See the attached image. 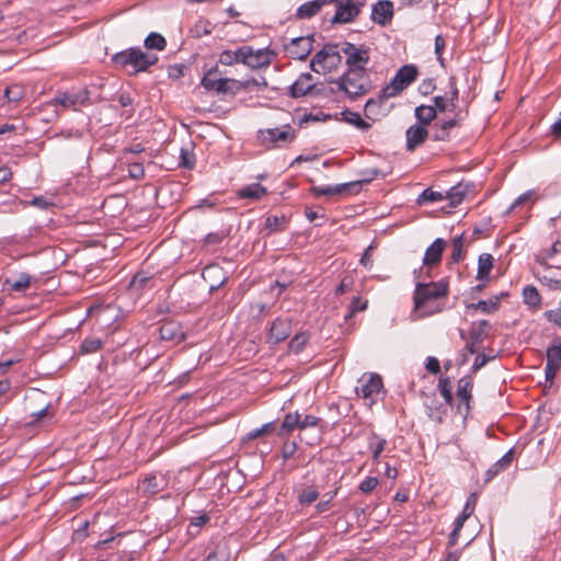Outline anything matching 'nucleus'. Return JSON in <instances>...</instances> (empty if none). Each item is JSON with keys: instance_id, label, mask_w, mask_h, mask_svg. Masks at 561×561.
<instances>
[{"instance_id": "nucleus-5", "label": "nucleus", "mask_w": 561, "mask_h": 561, "mask_svg": "<svg viewBox=\"0 0 561 561\" xmlns=\"http://www.w3.org/2000/svg\"><path fill=\"white\" fill-rule=\"evenodd\" d=\"M378 174L377 170H370L369 175L366 179L352 181L348 183H342L336 185H327V186H312L311 193L314 196H333L339 194H357L362 190V185L364 183H369L375 176Z\"/></svg>"}, {"instance_id": "nucleus-26", "label": "nucleus", "mask_w": 561, "mask_h": 561, "mask_svg": "<svg viewBox=\"0 0 561 561\" xmlns=\"http://www.w3.org/2000/svg\"><path fill=\"white\" fill-rule=\"evenodd\" d=\"M267 195V188L260 183L249 184L238 191V196L244 199L260 201Z\"/></svg>"}, {"instance_id": "nucleus-6", "label": "nucleus", "mask_w": 561, "mask_h": 561, "mask_svg": "<svg viewBox=\"0 0 561 561\" xmlns=\"http://www.w3.org/2000/svg\"><path fill=\"white\" fill-rule=\"evenodd\" d=\"M341 51L345 55L347 69H367L370 60V48L365 44L355 45L351 42L341 43Z\"/></svg>"}, {"instance_id": "nucleus-37", "label": "nucleus", "mask_w": 561, "mask_h": 561, "mask_svg": "<svg viewBox=\"0 0 561 561\" xmlns=\"http://www.w3.org/2000/svg\"><path fill=\"white\" fill-rule=\"evenodd\" d=\"M319 495L316 488L307 486L298 491L297 501L301 506H308L316 502Z\"/></svg>"}, {"instance_id": "nucleus-41", "label": "nucleus", "mask_w": 561, "mask_h": 561, "mask_svg": "<svg viewBox=\"0 0 561 561\" xmlns=\"http://www.w3.org/2000/svg\"><path fill=\"white\" fill-rule=\"evenodd\" d=\"M135 47L125 49L123 51L116 53L113 55L112 60L115 65L124 68L128 65L133 66V60L135 57Z\"/></svg>"}, {"instance_id": "nucleus-43", "label": "nucleus", "mask_w": 561, "mask_h": 561, "mask_svg": "<svg viewBox=\"0 0 561 561\" xmlns=\"http://www.w3.org/2000/svg\"><path fill=\"white\" fill-rule=\"evenodd\" d=\"M524 302L530 307H539L541 304V297L535 286L527 285L523 289Z\"/></svg>"}, {"instance_id": "nucleus-54", "label": "nucleus", "mask_w": 561, "mask_h": 561, "mask_svg": "<svg viewBox=\"0 0 561 561\" xmlns=\"http://www.w3.org/2000/svg\"><path fill=\"white\" fill-rule=\"evenodd\" d=\"M275 430V422H268L263 424L261 427L252 430L248 433V439H255L262 435L270 434Z\"/></svg>"}, {"instance_id": "nucleus-38", "label": "nucleus", "mask_w": 561, "mask_h": 561, "mask_svg": "<svg viewBox=\"0 0 561 561\" xmlns=\"http://www.w3.org/2000/svg\"><path fill=\"white\" fill-rule=\"evenodd\" d=\"M32 277L27 273H20L15 279H7L5 284L13 291H23L31 285Z\"/></svg>"}, {"instance_id": "nucleus-49", "label": "nucleus", "mask_w": 561, "mask_h": 561, "mask_svg": "<svg viewBox=\"0 0 561 561\" xmlns=\"http://www.w3.org/2000/svg\"><path fill=\"white\" fill-rule=\"evenodd\" d=\"M191 33L195 38L209 35L211 33L210 22L208 20H198L194 27L191 30Z\"/></svg>"}, {"instance_id": "nucleus-51", "label": "nucleus", "mask_w": 561, "mask_h": 561, "mask_svg": "<svg viewBox=\"0 0 561 561\" xmlns=\"http://www.w3.org/2000/svg\"><path fill=\"white\" fill-rule=\"evenodd\" d=\"M151 278H152V276L149 275L148 273H146L144 271L138 272L133 276V278L129 283V287L142 289L148 285V283L151 280Z\"/></svg>"}, {"instance_id": "nucleus-11", "label": "nucleus", "mask_w": 561, "mask_h": 561, "mask_svg": "<svg viewBox=\"0 0 561 561\" xmlns=\"http://www.w3.org/2000/svg\"><path fill=\"white\" fill-rule=\"evenodd\" d=\"M473 378L472 376H463L457 383V411L459 414L467 419L470 413V401L472 400Z\"/></svg>"}, {"instance_id": "nucleus-3", "label": "nucleus", "mask_w": 561, "mask_h": 561, "mask_svg": "<svg viewBox=\"0 0 561 561\" xmlns=\"http://www.w3.org/2000/svg\"><path fill=\"white\" fill-rule=\"evenodd\" d=\"M341 43H328L317 51L311 61L310 69L317 73L332 72L342 64Z\"/></svg>"}, {"instance_id": "nucleus-27", "label": "nucleus", "mask_w": 561, "mask_h": 561, "mask_svg": "<svg viewBox=\"0 0 561 561\" xmlns=\"http://www.w3.org/2000/svg\"><path fill=\"white\" fill-rule=\"evenodd\" d=\"M296 428L299 430V413L288 412L285 414L284 420L277 430L278 437H287L290 433H293Z\"/></svg>"}, {"instance_id": "nucleus-42", "label": "nucleus", "mask_w": 561, "mask_h": 561, "mask_svg": "<svg viewBox=\"0 0 561 561\" xmlns=\"http://www.w3.org/2000/svg\"><path fill=\"white\" fill-rule=\"evenodd\" d=\"M145 47L147 49H157V50H163L167 46L165 38L156 32H151L146 38H145Z\"/></svg>"}, {"instance_id": "nucleus-8", "label": "nucleus", "mask_w": 561, "mask_h": 561, "mask_svg": "<svg viewBox=\"0 0 561 561\" xmlns=\"http://www.w3.org/2000/svg\"><path fill=\"white\" fill-rule=\"evenodd\" d=\"M271 55H274L268 48L254 50L252 46H242L241 64L251 69L266 68L271 65Z\"/></svg>"}, {"instance_id": "nucleus-10", "label": "nucleus", "mask_w": 561, "mask_h": 561, "mask_svg": "<svg viewBox=\"0 0 561 561\" xmlns=\"http://www.w3.org/2000/svg\"><path fill=\"white\" fill-rule=\"evenodd\" d=\"M394 98L389 89L383 87L376 98H370L366 101L364 106V115L366 118L376 122L381 119L387 115L385 107L386 102L390 99Z\"/></svg>"}, {"instance_id": "nucleus-55", "label": "nucleus", "mask_w": 561, "mask_h": 561, "mask_svg": "<svg viewBox=\"0 0 561 561\" xmlns=\"http://www.w3.org/2000/svg\"><path fill=\"white\" fill-rule=\"evenodd\" d=\"M323 421L320 417H317L311 414L305 415L304 419L299 416V430H306L308 427H318L321 426Z\"/></svg>"}, {"instance_id": "nucleus-16", "label": "nucleus", "mask_w": 561, "mask_h": 561, "mask_svg": "<svg viewBox=\"0 0 561 561\" xmlns=\"http://www.w3.org/2000/svg\"><path fill=\"white\" fill-rule=\"evenodd\" d=\"M393 15L394 5L393 2L390 0H378L371 7V21L382 27L391 23Z\"/></svg>"}, {"instance_id": "nucleus-58", "label": "nucleus", "mask_w": 561, "mask_h": 561, "mask_svg": "<svg viewBox=\"0 0 561 561\" xmlns=\"http://www.w3.org/2000/svg\"><path fill=\"white\" fill-rule=\"evenodd\" d=\"M225 238H226V233L224 231L209 232L204 238V244H206V245L220 244Z\"/></svg>"}, {"instance_id": "nucleus-45", "label": "nucleus", "mask_w": 561, "mask_h": 561, "mask_svg": "<svg viewBox=\"0 0 561 561\" xmlns=\"http://www.w3.org/2000/svg\"><path fill=\"white\" fill-rule=\"evenodd\" d=\"M443 199H445V195H443V193L433 191L428 187L419 195L416 203L419 205H424L426 203L439 202Z\"/></svg>"}, {"instance_id": "nucleus-52", "label": "nucleus", "mask_w": 561, "mask_h": 561, "mask_svg": "<svg viewBox=\"0 0 561 561\" xmlns=\"http://www.w3.org/2000/svg\"><path fill=\"white\" fill-rule=\"evenodd\" d=\"M128 163V174L134 180H140L145 176V168L142 162L131 161L126 158Z\"/></svg>"}, {"instance_id": "nucleus-47", "label": "nucleus", "mask_w": 561, "mask_h": 561, "mask_svg": "<svg viewBox=\"0 0 561 561\" xmlns=\"http://www.w3.org/2000/svg\"><path fill=\"white\" fill-rule=\"evenodd\" d=\"M368 305L367 300H363L359 296L353 297L348 308L347 312L345 314V320L351 319L356 312L366 310Z\"/></svg>"}, {"instance_id": "nucleus-19", "label": "nucleus", "mask_w": 561, "mask_h": 561, "mask_svg": "<svg viewBox=\"0 0 561 561\" xmlns=\"http://www.w3.org/2000/svg\"><path fill=\"white\" fill-rule=\"evenodd\" d=\"M313 77L309 72L301 73L298 79L289 87V95L293 99H298L307 95L308 93H313L314 89H317L316 83H311Z\"/></svg>"}, {"instance_id": "nucleus-30", "label": "nucleus", "mask_w": 561, "mask_h": 561, "mask_svg": "<svg viewBox=\"0 0 561 561\" xmlns=\"http://www.w3.org/2000/svg\"><path fill=\"white\" fill-rule=\"evenodd\" d=\"M387 446V439L380 437L377 433L371 432L368 437V448L371 451V459L377 462L381 453Z\"/></svg>"}, {"instance_id": "nucleus-44", "label": "nucleus", "mask_w": 561, "mask_h": 561, "mask_svg": "<svg viewBox=\"0 0 561 561\" xmlns=\"http://www.w3.org/2000/svg\"><path fill=\"white\" fill-rule=\"evenodd\" d=\"M308 341L309 334L307 332H299L289 341L288 348L290 352L298 354L304 350Z\"/></svg>"}, {"instance_id": "nucleus-61", "label": "nucleus", "mask_w": 561, "mask_h": 561, "mask_svg": "<svg viewBox=\"0 0 561 561\" xmlns=\"http://www.w3.org/2000/svg\"><path fill=\"white\" fill-rule=\"evenodd\" d=\"M559 369H560V366H558V365L548 364V363L546 364L545 378H546V383H548L549 387H551L553 385L554 378H556Z\"/></svg>"}, {"instance_id": "nucleus-64", "label": "nucleus", "mask_w": 561, "mask_h": 561, "mask_svg": "<svg viewBox=\"0 0 561 561\" xmlns=\"http://www.w3.org/2000/svg\"><path fill=\"white\" fill-rule=\"evenodd\" d=\"M545 318L554 323L558 327H561V307L553 310H548L545 312Z\"/></svg>"}, {"instance_id": "nucleus-36", "label": "nucleus", "mask_w": 561, "mask_h": 561, "mask_svg": "<svg viewBox=\"0 0 561 561\" xmlns=\"http://www.w3.org/2000/svg\"><path fill=\"white\" fill-rule=\"evenodd\" d=\"M265 227L270 233L280 232L287 228V218L285 215L282 216H268L265 220Z\"/></svg>"}, {"instance_id": "nucleus-62", "label": "nucleus", "mask_w": 561, "mask_h": 561, "mask_svg": "<svg viewBox=\"0 0 561 561\" xmlns=\"http://www.w3.org/2000/svg\"><path fill=\"white\" fill-rule=\"evenodd\" d=\"M434 105L433 107L436 108V113H445L447 110H449V102L446 96L443 95H436L433 98Z\"/></svg>"}, {"instance_id": "nucleus-24", "label": "nucleus", "mask_w": 561, "mask_h": 561, "mask_svg": "<svg viewBox=\"0 0 561 561\" xmlns=\"http://www.w3.org/2000/svg\"><path fill=\"white\" fill-rule=\"evenodd\" d=\"M330 0H312L302 3L296 11L297 19H311L317 15L323 7L329 5Z\"/></svg>"}, {"instance_id": "nucleus-23", "label": "nucleus", "mask_w": 561, "mask_h": 561, "mask_svg": "<svg viewBox=\"0 0 561 561\" xmlns=\"http://www.w3.org/2000/svg\"><path fill=\"white\" fill-rule=\"evenodd\" d=\"M506 296H508L507 293H502L500 295L493 296L489 300H479L478 302L469 304L467 306V308L473 309V310H480L486 314L494 313L501 307V299Z\"/></svg>"}, {"instance_id": "nucleus-59", "label": "nucleus", "mask_w": 561, "mask_h": 561, "mask_svg": "<svg viewBox=\"0 0 561 561\" xmlns=\"http://www.w3.org/2000/svg\"><path fill=\"white\" fill-rule=\"evenodd\" d=\"M488 337V331H482L476 328V323L471 324V329L469 331V340H472L473 343L481 344Z\"/></svg>"}, {"instance_id": "nucleus-7", "label": "nucleus", "mask_w": 561, "mask_h": 561, "mask_svg": "<svg viewBox=\"0 0 561 561\" xmlns=\"http://www.w3.org/2000/svg\"><path fill=\"white\" fill-rule=\"evenodd\" d=\"M419 76V68L413 64L403 65L398 69L394 77L386 85L389 92L397 96L412 84Z\"/></svg>"}, {"instance_id": "nucleus-14", "label": "nucleus", "mask_w": 561, "mask_h": 561, "mask_svg": "<svg viewBox=\"0 0 561 561\" xmlns=\"http://www.w3.org/2000/svg\"><path fill=\"white\" fill-rule=\"evenodd\" d=\"M314 42V34L308 36L295 37L290 41L285 49L294 59L305 60L312 50V43Z\"/></svg>"}, {"instance_id": "nucleus-34", "label": "nucleus", "mask_w": 561, "mask_h": 561, "mask_svg": "<svg viewBox=\"0 0 561 561\" xmlns=\"http://www.w3.org/2000/svg\"><path fill=\"white\" fill-rule=\"evenodd\" d=\"M341 115L344 122L354 125L360 130H368L371 127V124L363 119L358 113L351 110H344Z\"/></svg>"}, {"instance_id": "nucleus-13", "label": "nucleus", "mask_w": 561, "mask_h": 561, "mask_svg": "<svg viewBox=\"0 0 561 561\" xmlns=\"http://www.w3.org/2000/svg\"><path fill=\"white\" fill-rule=\"evenodd\" d=\"M383 389L382 378L378 374H370L368 377L363 376L358 379L356 393L364 399H371L375 402L374 396L379 394Z\"/></svg>"}, {"instance_id": "nucleus-22", "label": "nucleus", "mask_w": 561, "mask_h": 561, "mask_svg": "<svg viewBox=\"0 0 561 561\" xmlns=\"http://www.w3.org/2000/svg\"><path fill=\"white\" fill-rule=\"evenodd\" d=\"M515 450L511 448L501 459L493 463L485 472L484 482H490L500 472L506 470L514 460Z\"/></svg>"}, {"instance_id": "nucleus-1", "label": "nucleus", "mask_w": 561, "mask_h": 561, "mask_svg": "<svg viewBox=\"0 0 561 561\" xmlns=\"http://www.w3.org/2000/svg\"><path fill=\"white\" fill-rule=\"evenodd\" d=\"M449 294V283L447 279L438 282L416 283L413 293L414 310L421 311L423 316H432L442 312L445 305L438 300L446 298Z\"/></svg>"}, {"instance_id": "nucleus-60", "label": "nucleus", "mask_w": 561, "mask_h": 561, "mask_svg": "<svg viewBox=\"0 0 561 561\" xmlns=\"http://www.w3.org/2000/svg\"><path fill=\"white\" fill-rule=\"evenodd\" d=\"M436 128L435 133L432 135V139L434 141H447L450 138L449 129H443V123H436L434 125Z\"/></svg>"}, {"instance_id": "nucleus-2", "label": "nucleus", "mask_w": 561, "mask_h": 561, "mask_svg": "<svg viewBox=\"0 0 561 561\" xmlns=\"http://www.w3.org/2000/svg\"><path fill=\"white\" fill-rule=\"evenodd\" d=\"M328 82L334 83L339 92H343L347 99L355 101L367 94L371 84L367 77V69H346L337 79H330Z\"/></svg>"}, {"instance_id": "nucleus-56", "label": "nucleus", "mask_w": 561, "mask_h": 561, "mask_svg": "<svg viewBox=\"0 0 561 561\" xmlns=\"http://www.w3.org/2000/svg\"><path fill=\"white\" fill-rule=\"evenodd\" d=\"M180 167L192 170L195 165V157L186 149H181L180 153Z\"/></svg>"}, {"instance_id": "nucleus-39", "label": "nucleus", "mask_w": 561, "mask_h": 561, "mask_svg": "<svg viewBox=\"0 0 561 561\" xmlns=\"http://www.w3.org/2000/svg\"><path fill=\"white\" fill-rule=\"evenodd\" d=\"M438 390L445 400L446 405L454 404L453 387L449 377H440L438 380Z\"/></svg>"}, {"instance_id": "nucleus-35", "label": "nucleus", "mask_w": 561, "mask_h": 561, "mask_svg": "<svg viewBox=\"0 0 561 561\" xmlns=\"http://www.w3.org/2000/svg\"><path fill=\"white\" fill-rule=\"evenodd\" d=\"M144 490L146 493L150 495H156L164 489L165 483H163L162 479H158L156 474H148L145 477L144 481Z\"/></svg>"}, {"instance_id": "nucleus-17", "label": "nucleus", "mask_w": 561, "mask_h": 561, "mask_svg": "<svg viewBox=\"0 0 561 561\" xmlns=\"http://www.w3.org/2000/svg\"><path fill=\"white\" fill-rule=\"evenodd\" d=\"M159 337L161 341L179 344L185 339L182 324L174 320L163 321L159 328Z\"/></svg>"}, {"instance_id": "nucleus-9", "label": "nucleus", "mask_w": 561, "mask_h": 561, "mask_svg": "<svg viewBox=\"0 0 561 561\" xmlns=\"http://www.w3.org/2000/svg\"><path fill=\"white\" fill-rule=\"evenodd\" d=\"M329 4L335 5V13L330 20L332 25L352 23L360 14L353 0H330Z\"/></svg>"}, {"instance_id": "nucleus-28", "label": "nucleus", "mask_w": 561, "mask_h": 561, "mask_svg": "<svg viewBox=\"0 0 561 561\" xmlns=\"http://www.w3.org/2000/svg\"><path fill=\"white\" fill-rule=\"evenodd\" d=\"M231 556L229 543L226 539L219 540L215 549L208 553L204 561H229Z\"/></svg>"}, {"instance_id": "nucleus-50", "label": "nucleus", "mask_w": 561, "mask_h": 561, "mask_svg": "<svg viewBox=\"0 0 561 561\" xmlns=\"http://www.w3.org/2000/svg\"><path fill=\"white\" fill-rule=\"evenodd\" d=\"M449 98L447 99L449 102V111H455L459 100V89L455 77H450L449 79Z\"/></svg>"}, {"instance_id": "nucleus-46", "label": "nucleus", "mask_w": 561, "mask_h": 561, "mask_svg": "<svg viewBox=\"0 0 561 561\" xmlns=\"http://www.w3.org/2000/svg\"><path fill=\"white\" fill-rule=\"evenodd\" d=\"M547 363L561 366V343L553 341L547 348Z\"/></svg>"}, {"instance_id": "nucleus-12", "label": "nucleus", "mask_w": 561, "mask_h": 561, "mask_svg": "<svg viewBox=\"0 0 561 561\" xmlns=\"http://www.w3.org/2000/svg\"><path fill=\"white\" fill-rule=\"evenodd\" d=\"M92 103L90 91L87 88L78 92H58L51 100V104H59L64 107L85 106Z\"/></svg>"}, {"instance_id": "nucleus-20", "label": "nucleus", "mask_w": 561, "mask_h": 561, "mask_svg": "<svg viewBox=\"0 0 561 561\" xmlns=\"http://www.w3.org/2000/svg\"><path fill=\"white\" fill-rule=\"evenodd\" d=\"M293 327L291 321L287 318H276L270 329V340L274 344H278L289 337Z\"/></svg>"}, {"instance_id": "nucleus-25", "label": "nucleus", "mask_w": 561, "mask_h": 561, "mask_svg": "<svg viewBox=\"0 0 561 561\" xmlns=\"http://www.w3.org/2000/svg\"><path fill=\"white\" fill-rule=\"evenodd\" d=\"M135 53L133 67L136 72L146 71L158 61V57L154 54L145 53L139 47H135Z\"/></svg>"}, {"instance_id": "nucleus-53", "label": "nucleus", "mask_w": 561, "mask_h": 561, "mask_svg": "<svg viewBox=\"0 0 561 561\" xmlns=\"http://www.w3.org/2000/svg\"><path fill=\"white\" fill-rule=\"evenodd\" d=\"M24 96V91L20 85L7 87L4 90V98L8 102H19Z\"/></svg>"}, {"instance_id": "nucleus-21", "label": "nucleus", "mask_w": 561, "mask_h": 561, "mask_svg": "<svg viewBox=\"0 0 561 561\" xmlns=\"http://www.w3.org/2000/svg\"><path fill=\"white\" fill-rule=\"evenodd\" d=\"M446 248V241L437 238L425 251L423 264L427 267L437 265L442 261L443 252Z\"/></svg>"}, {"instance_id": "nucleus-48", "label": "nucleus", "mask_w": 561, "mask_h": 561, "mask_svg": "<svg viewBox=\"0 0 561 561\" xmlns=\"http://www.w3.org/2000/svg\"><path fill=\"white\" fill-rule=\"evenodd\" d=\"M103 346V342L99 337L85 339L80 346V352L82 354H92L101 350Z\"/></svg>"}, {"instance_id": "nucleus-32", "label": "nucleus", "mask_w": 561, "mask_h": 561, "mask_svg": "<svg viewBox=\"0 0 561 561\" xmlns=\"http://www.w3.org/2000/svg\"><path fill=\"white\" fill-rule=\"evenodd\" d=\"M467 194V185L462 183H458L457 185L450 187L445 195V199L449 201V206L456 207L462 203L465 196Z\"/></svg>"}, {"instance_id": "nucleus-40", "label": "nucleus", "mask_w": 561, "mask_h": 561, "mask_svg": "<svg viewBox=\"0 0 561 561\" xmlns=\"http://www.w3.org/2000/svg\"><path fill=\"white\" fill-rule=\"evenodd\" d=\"M241 53L242 46L238 47L236 50H224L220 53L218 61L224 66H232L241 62Z\"/></svg>"}, {"instance_id": "nucleus-15", "label": "nucleus", "mask_w": 561, "mask_h": 561, "mask_svg": "<svg viewBox=\"0 0 561 561\" xmlns=\"http://www.w3.org/2000/svg\"><path fill=\"white\" fill-rule=\"evenodd\" d=\"M284 129L267 128L259 130V138L263 144L285 142L289 144L296 138V131L289 124L284 125Z\"/></svg>"}, {"instance_id": "nucleus-4", "label": "nucleus", "mask_w": 561, "mask_h": 561, "mask_svg": "<svg viewBox=\"0 0 561 561\" xmlns=\"http://www.w3.org/2000/svg\"><path fill=\"white\" fill-rule=\"evenodd\" d=\"M218 66L210 68L202 78L201 84L208 91H216L218 94L236 95L239 88L236 79L221 78Z\"/></svg>"}, {"instance_id": "nucleus-57", "label": "nucleus", "mask_w": 561, "mask_h": 561, "mask_svg": "<svg viewBox=\"0 0 561 561\" xmlns=\"http://www.w3.org/2000/svg\"><path fill=\"white\" fill-rule=\"evenodd\" d=\"M379 481L376 477H366L358 485L360 492L367 494L376 489Z\"/></svg>"}, {"instance_id": "nucleus-31", "label": "nucleus", "mask_w": 561, "mask_h": 561, "mask_svg": "<svg viewBox=\"0 0 561 561\" xmlns=\"http://www.w3.org/2000/svg\"><path fill=\"white\" fill-rule=\"evenodd\" d=\"M414 116L420 125L427 126L437 117L436 108L432 105L422 104L415 107Z\"/></svg>"}, {"instance_id": "nucleus-63", "label": "nucleus", "mask_w": 561, "mask_h": 561, "mask_svg": "<svg viewBox=\"0 0 561 561\" xmlns=\"http://www.w3.org/2000/svg\"><path fill=\"white\" fill-rule=\"evenodd\" d=\"M297 450L296 442H285L282 447V456L284 460H288Z\"/></svg>"}, {"instance_id": "nucleus-29", "label": "nucleus", "mask_w": 561, "mask_h": 561, "mask_svg": "<svg viewBox=\"0 0 561 561\" xmlns=\"http://www.w3.org/2000/svg\"><path fill=\"white\" fill-rule=\"evenodd\" d=\"M494 259L490 253H482L478 259L477 279L489 280Z\"/></svg>"}, {"instance_id": "nucleus-18", "label": "nucleus", "mask_w": 561, "mask_h": 561, "mask_svg": "<svg viewBox=\"0 0 561 561\" xmlns=\"http://www.w3.org/2000/svg\"><path fill=\"white\" fill-rule=\"evenodd\" d=\"M428 137L426 126L414 124L405 131V148L409 152H414L417 147L423 145Z\"/></svg>"}, {"instance_id": "nucleus-33", "label": "nucleus", "mask_w": 561, "mask_h": 561, "mask_svg": "<svg viewBox=\"0 0 561 561\" xmlns=\"http://www.w3.org/2000/svg\"><path fill=\"white\" fill-rule=\"evenodd\" d=\"M427 415L432 421L442 423L447 414V408L438 402L436 398L433 399L432 404H426Z\"/></svg>"}]
</instances>
